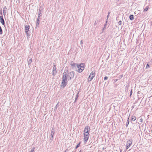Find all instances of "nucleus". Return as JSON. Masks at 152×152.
<instances>
[{"label": "nucleus", "instance_id": "obj_16", "mask_svg": "<svg viewBox=\"0 0 152 152\" xmlns=\"http://www.w3.org/2000/svg\"><path fill=\"white\" fill-rule=\"evenodd\" d=\"M149 67V65L148 64H147L146 65V68L147 69Z\"/></svg>", "mask_w": 152, "mask_h": 152}, {"label": "nucleus", "instance_id": "obj_5", "mask_svg": "<svg viewBox=\"0 0 152 152\" xmlns=\"http://www.w3.org/2000/svg\"><path fill=\"white\" fill-rule=\"evenodd\" d=\"M89 137V134L83 133V139L85 142H86L88 141Z\"/></svg>", "mask_w": 152, "mask_h": 152}, {"label": "nucleus", "instance_id": "obj_19", "mask_svg": "<svg viewBox=\"0 0 152 152\" xmlns=\"http://www.w3.org/2000/svg\"><path fill=\"white\" fill-rule=\"evenodd\" d=\"M108 78V77H105L104 78V80H107Z\"/></svg>", "mask_w": 152, "mask_h": 152}, {"label": "nucleus", "instance_id": "obj_1", "mask_svg": "<svg viewBox=\"0 0 152 152\" xmlns=\"http://www.w3.org/2000/svg\"><path fill=\"white\" fill-rule=\"evenodd\" d=\"M67 82L66 74V73H64L62 77V81L61 83V86L64 87L66 85Z\"/></svg>", "mask_w": 152, "mask_h": 152}, {"label": "nucleus", "instance_id": "obj_17", "mask_svg": "<svg viewBox=\"0 0 152 152\" xmlns=\"http://www.w3.org/2000/svg\"><path fill=\"white\" fill-rule=\"evenodd\" d=\"M34 148L32 149L30 152H33L34 151Z\"/></svg>", "mask_w": 152, "mask_h": 152}, {"label": "nucleus", "instance_id": "obj_7", "mask_svg": "<svg viewBox=\"0 0 152 152\" xmlns=\"http://www.w3.org/2000/svg\"><path fill=\"white\" fill-rule=\"evenodd\" d=\"M57 72L56 68V65L53 66V69L52 74L54 76Z\"/></svg>", "mask_w": 152, "mask_h": 152}, {"label": "nucleus", "instance_id": "obj_6", "mask_svg": "<svg viewBox=\"0 0 152 152\" xmlns=\"http://www.w3.org/2000/svg\"><path fill=\"white\" fill-rule=\"evenodd\" d=\"M90 128L88 126H86L83 132V133L89 134Z\"/></svg>", "mask_w": 152, "mask_h": 152}, {"label": "nucleus", "instance_id": "obj_2", "mask_svg": "<svg viewBox=\"0 0 152 152\" xmlns=\"http://www.w3.org/2000/svg\"><path fill=\"white\" fill-rule=\"evenodd\" d=\"M64 73H66V74L67 78L68 80H70L73 78L75 75V72L74 71L68 73V71H66V72H64Z\"/></svg>", "mask_w": 152, "mask_h": 152}, {"label": "nucleus", "instance_id": "obj_9", "mask_svg": "<svg viewBox=\"0 0 152 152\" xmlns=\"http://www.w3.org/2000/svg\"><path fill=\"white\" fill-rule=\"evenodd\" d=\"M29 26H25V32L27 34L28 32L29 31Z\"/></svg>", "mask_w": 152, "mask_h": 152}, {"label": "nucleus", "instance_id": "obj_10", "mask_svg": "<svg viewBox=\"0 0 152 152\" xmlns=\"http://www.w3.org/2000/svg\"><path fill=\"white\" fill-rule=\"evenodd\" d=\"M0 22L3 25H4L5 24L4 20L2 16H0Z\"/></svg>", "mask_w": 152, "mask_h": 152}, {"label": "nucleus", "instance_id": "obj_20", "mask_svg": "<svg viewBox=\"0 0 152 152\" xmlns=\"http://www.w3.org/2000/svg\"><path fill=\"white\" fill-rule=\"evenodd\" d=\"M118 23L120 25H121V21H120L118 22Z\"/></svg>", "mask_w": 152, "mask_h": 152}, {"label": "nucleus", "instance_id": "obj_18", "mask_svg": "<svg viewBox=\"0 0 152 152\" xmlns=\"http://www.w3.org/2000/svg\"><path fill=\"white\" fill-rule=\"evenodd\" d=\"M148 8L147 7H146L144 10V11H146L148 10Z\"/></svg>", "mask_w": 152, "mask_h": 152}, {"label": "nucleus", "instance_id": "obj_21", "mask_svg": "<svg viewBox=\"0 0 152 152\" xmlns=\"http://www.w3.org/2000/svg\"><path fill=\"white\" fill-rule=\"evenodd\" d=\"M129 120H128L127 122V124H129Z\"/></svg>", "mask_w": 152, "mask_h": 152}, {"label": "nucleus", "instance_id": "obj_27", "mask_svg": "<svg viewBox=\"0 0 152 152\" xmlns=\"http://www.w3.org/2000/svg\"><path fill=\"white\" fill-rule=\"evenodd\" d=\"M117 80H115V82H116Z\"/></svg>", "mask_w": 152, "mask_h": 152}, {"label": "nucleus", "instance_id": "obj_4", "mask_svg": "<svg viewBox=\"0 0 152 152\" xmlns=\"http://www.w3.org/2000/svg\"><path fill=\"white\" fill-rule=\"evenodd\" d=\"M95 75V73L92 72L90 74L88 78V80L89 81H91Z\"/></svg>", "mask_w": 152, "mask_h": 152}, {"label": "nucleus", "instance_id": "obj_23", "mask_svg": "<svg viewBox=\"0 0 152 152\" xmlns=\"http://www.w3.org/2000/svg\"><path fill=\"white\" fill-rule=\"evenodd\" d=\"M140 121L141 122H142V118H141L140 119Z\"/></svg>", "mask_w": 152, "mask_h": 152}, {"label": "nucleus", "instance_id": "obj_24", "mask_svg": "<svg viewBox=\"0 0 152 152\" xmlns=\"http://www.w3.org/2000/svg\"><path fill=\"white\" fill-rule=\"evenodd\" d=\"M29 61L31 62L32 61V59L31 58L30 59Z\"/></svg>", "mask_w": 152, "mask_h": 152}, {"label": "nucleus", "instance_id": "obj_14", "mask_svg": "<svg viewBox=\"0 0 152 152\" xmlns=\"http://www.w3.org/2000/svg\"><path fill=\"white\" fill-rule=\"evenodd\" d=\"M80 142L76 146V149H77L78 147L80 146Z\"/></svg>", "mask_w": 152, "mask_h": 152}, {"label": "nucleus", "instance_id": "obj_8", "mask_svg": "<svg viewBox=\"0 0 152 152\" xmlns=\"http://www.w3.org/2000/svg\"><path fill=\"white\" fill-rule=\"evenodd\" d=\"M132 142L130 140L128 141L127 142V144H126V148L127 149H128L129 147L130 146V145L132 144Z\"/></svg>", "mask_w": 152, "mask_h": 152}, {"label": "nucleus", "instance_id": "obj_28", "mask_svg": "<svg viewBox=\"0 0 152 152\" xmlns=\"http://www.w3.org/2000/svg\"><path fill=\"white\" fill-rule=\"evenodd\" d=\"M151 61L152 62V59L151 60Z\"/></svg>", "mask_w": 152, "mask_h": 152}, {"label": "nucleus", "instance_id": "obj_22", "mask_svg": "<svg viewBox=\"0 0 152 152\" xmlns=\"http://www.w3.org/2000/svg\"><path fill=\"white\" fill-rule=\"evenodd\" d=\"M130 93H131L130 95H131L132 94V90H131Z\"/></svg>", "mask_w": 152, "mask_h": 152}, {"label": "nucleus", "instance_id": "obj_11", "mask_svg": "<svg viewBox=\"0 0 152 152\" xmlns=\"http://www.w3.org/2000/svg\"><path fill=\"white\" fill-rule=\"evenodd\" d=\"M40 19V18H39V16L37 20V23L38 24V25L39 24V19Z\"/></svg>", "mask_w": 152, "mask_h": 152}, {"label": "nucleus", "instance_id": "obj_12", "mask_svg": "<svg viewBox=\"0 0 152 152\" xmlns=\"http://www.w3.org/2000/svg\"><path fill=\"white\" fill-rule=\"evenodd\" d=\"M54 132H53V131H52L51 132V136H52V138L53 137V136H54Z\"/></svg>", "mask_w": 152, "mask_h": 152}, {"label": "nucleus", "instance_id": "obj_13", "mask_svg": "<svg viewBox=\"0 0 152 152\" xmlns=\"http://www.w3.org/2000/svg\"><path fill=\"white\" fill-rule=\"evenodd\" d=\"M129 18L131 20H132L133 19V15H130Z\"/></svg>", "mask_w": 152, "mask_h": 152}, {"label": "nucleus", "instance_id": "obj_3", "mask_svg": "<svg viewBox=\"0 0 152 152\" xmlns=\"http://www.w3.org/2000/svg\"><path fill=\"white\" fill-rule=\"evenodd\" d=\"M76 66L78 68L77 71L79 73L82 72L84 70L85 67V64L84 63H82L80 64H77Z\"/></svg>", "mask_w": 152, "mask_h": 152}, {"label": "nucleus", "instance_id": "obj_15", "mask_svg": "<svg viewBox=\"0 0 152 152\" xmlns=\"http://www.w3.org/2000/svg\"><path fill=\"white\" fill-rule=\"evenodd\" d=\"M77 64H76L75 63H72L71 64V65L72 66H75Z\"/></svg>", "mask_w": 152, "mask_h": 152}, {"label": "nucleus", "instance_id": "obj_25", "mask_svg": "<svg viewBox=\"0 0 152 152\" xmlns=\"http://www.w3.org/2000/svg\"><path fill=\"white\" fill-rule=\"evenodd\" d=\"M136 118L135 117H134L133 119H134V121L136 119Z\"/></svg>", "mask_w": 152, "mask_h": 152}, {"label": "nucleus", "instance_id": "obj_26", "mask_svg": "<svg viewBox=\"0 0 152 152\" xmlns=\"http://www.w3.org/2000/svg\"><path fill=\"white\" fill-rule=\"evenodd\" d=\"M82 150H80L79 152H82Z\"/></svg>", "mask_w": 152, "mask_h": 152}]
</instances>
